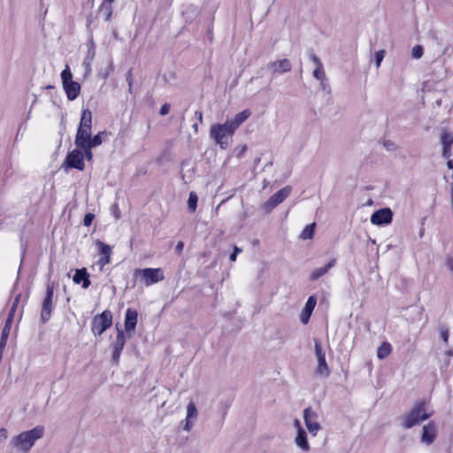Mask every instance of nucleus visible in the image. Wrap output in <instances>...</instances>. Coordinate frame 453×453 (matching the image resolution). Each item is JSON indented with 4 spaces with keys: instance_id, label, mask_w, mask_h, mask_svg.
<instances>
[{
    "instance_id": "29",
    "label": "nucleus",
    "mask_w": 453,
    "mask_h": 453,
    "mask_svg": "<svg viewBox=\"0 0 453 453\" xmlns=\"http://www.w3.org/2000/svg\"><path fill=\"white\" fill-rule=\"evenodd\" d=\"M313 77L321 82L325 81L326 80V75L324 71L323 65L316 66V68L313 71Z\"/></svg>"
},
{
    "instance_id": "3",
    "label": "nucleus",
    "mask_w": 453,
    "mask_h": 453,
    "mask_svg": "<svg viewBox=\"0 0 453 453\" xmlns=\"http://www.w3.org/2000/svg\"><path fill=\"white\" fill-rule=\"evenodd\" d=\"M235 131L226 121L223 124H213L210 127V136L220 149L226 150L230 144Z\"/></svg>"
},
{
    "instance_id": "23",
    "label": "nucleus",
    "mask_w": 453,
    "mask_h": 453,
    "mask_svg": "<svg viewBox=\"0 0 453 453\" xmlns=\"http://www.w3.org/2000/svg\"><path fill=\"white\" fill-rule=\"evenodd\" d=\"M336 264V259H331L325 266L314 269L310 274V280L314 281L326 274Z\"/></svg>"
},
{
    "instance_id": "17",
    "label": "nucleus",
    "mask_w": 453,
    "mask_h": 453,
    "mask_svg": "<svg viewBox=\"0 0 453 453\" xmlns=\"http://www.w3.org/2000/svg\"><path fill=\"white\" fill-rule=\"evenodd\" d=\"M436 426L434 422H429L422 428L421 442L426 445H431L436 438Z\"/></svg>"
},
{
    "instance_id": "32",
    "label": "nucleus",
    "mask_w": 453,
    "mask_h": 453,
    "mask_svg": "<svg viewBox=\"0 0 453 453\" xmlns=\"http://www.w3.org/2000/svg\"><path fill=\"white\" fill-rule=\"evenodd\" d=\"M103 134H104V132H100L97 134H96L95 136H93V137L91 136L88 145L92 148L101 145L103 142V138H102Z\"/></svg>"
},
{
    "instance_id": "43",
    "label": "nucleus",
    "mask_w": 453,
    "mask_h": 453,
    "mask_svg": "<svg viewBox=\"0 0 453 453\" xmlns=\"http://www.w3.org/2000/svg\"><path fill=\"white\" fill-rule=\"evenodd\" d=\"M10 331H11V327H9L8 326H4L3 328V331H2L1 338L8 339Z\"/></svg>"
},
{
    "instance_id": "28",
    "label": "nucleus",
    "mask_w": 453,
    "mask_h": 453,
    "mask_svg": "<svg viewBox=\"0 0 453 453\" xmlns=\"http://www.w3.org/2000/svg\"><path fill=\"white\" fill-rule=\"evenodd\" d=\"M315 223L308 225L304 227L300 234V238L303 240L311 239L314 234Z\"/></svg>"
},
{
    "instance_id": "7",
    "label": "nucleus",
    "mask_w": 453,
    "mask_h": 453,
    "mask_svg": "<svg viewBox=\"0 0 453 453\" xmlns=\"http://www.w3.org/2000/svg\"><path fill=\"white\" fill-rule=\"evenodd\" d=\"M291 187L286 186L273 194L268 201L264 203V209L266 211H272L278 204L281 203L291 193Z\"/></svg>"
},
{
    "instance_id": "34",
    "label": "nucleus",
    "mask_w": 453,
    "mask_h": 453,
    "mask_svg": "<svg viewBox=\"0 0 453 453\" xmlns=\"http://www.w3.org/2000/svg\"><path fill=\"white\" fill-rule=\"evenodd\" d=\"M411 56L415 59H418L423 56V48L420 45H416L411 50Z\"/></svg>"
},
{
    "instance_id": "48",
    "label": "nucleus",
    "mask_w": 453,
    "mask_h": 453,
    "mask_svg": "<svg viewBox=\"0 0 453 453\" xmlns=\"http://www.w3.org/2000/svg\"><path fill=\"white\" fill-rule=\"evenodd\" d=\"M183 248H184V243L182 242H179L176 245V251L180 254L183 250Z\"/></svg>"
},
{
    "instance_id": "15",
    "label": "nucleus",
    "mask_w": 453,
    "mask_h": 453,
    "mask_svg": "<svg viewBox=\"0 0 453 453\" xmlns=\"http://www.w3.org/2000/svg\"><path fill=\"white\" fill-rule=\"evenodd\" d=\"M197 416L198 411L195 403H188V404L187 405L186 418L183 421H181V424L183 425V429L185 431L189 432L193 428L195 422L197 419Z\"/></svg>"
},
{
    "instance_id": "8",
    "label": "nucleus",
    "mask_w": 453,
    "mask_h": 453,
    "mask_svg": "<svg viewBox=\"0 0 453 453\" xmlns=\"http://www.w3.org/2000/svg\"><path fill=\"white\" fill-rule=\"evenodd\" d=\"M53 294L54 286L49 283L46 288V295L42 305L41 319L42 320V322L48 321L50 318V313L53 306Z\"/></svg>"
},
{
    "instance_id": "6",
    "label": "nucleus",
    "mask_w": 453,
    "mask_h": 453,
    "mask_svg": "<svg viewBox=\"0 0 453 453\" xmlns=\"http://www.w3.org/2000/svg\"><path fill=\"white\" fill-rule=\"evenodd\" d=\"M112 324V315L108 310L94 317L92 321V332L95 335H101Z\"/></svg>"
},
{
    "instance_id": "55",
    "label": "nucleus",
    "mask_w": 453,
    "mask_h": 453,
    "mask_svg": "<svg viewBox=\"0 0 453 453\" xmlns=\"http://www.w3.org/2000/svg\"><path fill=\"white\" fill-rule=\"evenodd\" d=\"M449 267L450 269V271L453 273V262L451 260L449 261Z\"/></svg>"
},
{
    "instance_id": "14",
    "label": "nucleus",
    "mask_w": 453,
    "mask_h": 453,
    "mask_svg": "<svg viewBox=\"0 0 453 453\" xmlns=\"http://www.w3.org/2000/svg\"><path fill=\"white\" fill-rule=\"evenodd\" d=\"M292 65L289 59L282 58L275 61H271L267 64V69L273 74H281L288 73L291 70Z\"/></svg>"
},
{
    "instance_id": "16",
    "label": "nucleus",
    "mask_w": 453,
    "mask_h": 453,
    "mask_svg": "<svg viewBox=\"0 0 453 453\" xmlns=\"http://www.w3.org/2000/svg\"><path fill=\"white\" fill-rule=\"evenodd\" d=\"M96 245L97 246L99 253L102 256L97 261V264L100 265V270H103V268L111 262L112 250L110 245L101 241H97Z\"/></svg>"
},
{
    "instance_id": "44",
    "label": "nucleus",
    "mask_w": 453,
    "mask_h": 453,
    "mask_svg": "<svg viewBox=\"0 0 453 453\" xmlns=\"http://www.w3.org/2000/svg\"><path fill=\"white\" fill-rule=\"evenodd\" d=\"M19 299H20V294L17 295L14 301H13V303L10 309V311H16V309L18 307V304L19 303Z\"/></svg>"
},
{
    "instance_id": "27",
    "label": "nucleus",
    "mask_w": 453,
    "mask_h": 453,
    "mask_svg": "<svg viewBox=\"0 0 453 453\" xmlns=\"http://www.w3.org/2000/svg\"><path fill=\"white\" fill-rule=\"evenodd\" d=\"M114 0H104L101 5V11L104 14L105 20H110L112 15V4Z\"/></svg>"
},
{
    "instance_id": "52",
    "label": "nucleus",
    "mask_w": 453,
    "mask_h": 453,
    "mask_svg": "<svg viewBox=\"0 0 453 453\" xmlns=\"http://www.w3.org/2000/svg\"><path fill=\"white\" fill-rule=\"evenodd\" d=\"M447 166L449 169H451L453 171V161L450 159V157L448 159Z\"/></svg>"
},
{
    "instance_id": "37",
    "label": "nucleus",
    "mask_w": 453,
    "mask_h": 453,
    "mask_svg": "<svg viewBox=\"0 0 453 453\" xmlns=\"http://www.w3.org/2000/svg\"><path fill=\"white\" fill-rule=\"evenodd\" d=\"M95 215L92 213H87L83 219V224L86 226H89L94 219Z\"/></svg>"
},
{
    "instance_id": "54",
    "label": "nucleus",
    "mask_w": 453,
    "mask_h": 453,
    "mask_svg": "<svg viewBox=\"0 0 453 453\" xmlns=\"http://www.w3.org/2000/svg\"><path fill=\"white\" fill-rule=\"evenodd\" d=\"M240 252H242V250H241L240 248H238V247H236V246H235V247L234 248V252H233V253L237 255V254H238V253H240Z\"/></svg>"
},
{
    "instance_id": "41",
    "label": "nucleus",
    "mask_w": 453,
    "mask_h": 453,
    "mask_svg": "<svg viewBox=\"0 0 453 453\" xmlns=\"http://www.w3.org/2000/svg\"><path fill=\"white\" fill-rule=\"evenodd\" d=\"M169 111H170V104H167V103H165V104H164L161 106V108H160V111H159V112H160V114H161L162 116H165V115L168 114V113H169Z\"/></svg>"
},
{
    "instance_id": "11",
    "label": "nucleus",
    "mask_w": 453,
    "mask_h": 453,
    "mask_svg": "<svg viewBox=\"0 0 453 453\" xmlns=\"http://www.w3.org/2000/svg\"><path fill=\"white\" fill-rule=\"evenodd\" d=\"M126 343V336L122 330L118 329L116 339L111 343L112 349L111 361L114 365H118L119 357Z\"/></svg>"
},
{
    "instance_id": "50",
    "label": "nucleus",
    "mask_w": 453,
    "mask_h": 453,
    "mask_svg": "<svg viewBox=\"0 0 453 453\" xmlns=\"http://www.w3.org/2000/svg\"><path fill=\"white\" fill-rule=\"evenodd\" d=\"M195 116H196V118L199 120V122H201V123H202V121H203V112H202V111H196L195 112Z\"/></svg>"
},
{
    "instance_id": "13",
    "label": "nucleus",
    "mask_w": 453,
    "mask_h": 453,
    "mask_svg": "<svg viewBox=\"0 0 453 453\" xmlns=\"http://www.w3.org/2000/svg\"><path fill=\"white\" fill-rule=\"evenodd\" d=\"M318 415L311 408H307L303 411V418L305 426L309 432L316 435L318 431L321 428L319 423L317 421Z\"/></svg>"
},
{
    "instance_id": "25",
    "label": "nucleus",
    "mask_w": 453,
    "mask_h": 453,
    "mask_svg": "<svg viewBox=\"0 0 453 453\" xmlns=\"http://www.w3.org/2000/svg\"><path fill=\"white\" fill-rule=\"evenodd\" d=\"M392 352V346L389 342H382L377 349V357L379 359H384L388 357Z\"/></svg>"
},
{
    "instance_id": "22",
    "label": "nucleus",
    "mask_w": 453,
    "mask_h": 453,
    "mask_svg": "<svg viewBox=\"0 0 453 453\" xmlns=\"http://www.w3.org/2000/svg\"><path fill=\"white\" fill-rule=\"evenodd\" d=\"M251 115L250 110H243L242 111L237 113L234 118L231 120H226V122L231 126V127L236 131L238 127Z\"/></svg>"
},
{
    "instance_id": "2",
    "label": "nucleus",
    "mask_w": 453,
    "mask_h": 453,
    "mask_svg": "<svg viewBox=\"0 0 453 453\" xmlns=\"http://www.w3.org/2000/svg\"><path fill=\"white\" fill-rule=\"evenodd\" d=\"M44 434V427L37 426L31 430L25 431L14 436L12 439L11 444L17 451L27 453L35 441L41 439Z\"/></svg>"
},
{
    "instance_id": "36",
    "label": "nucleus",
    "mask_w": 453,
    "mask_h": 453,
    "mask_svg": "<svg viewBox=\"0 0 453 453\" xmlns=\"http://www.w3.org/2000/svg\"><path fill=\"white\" fill-rule=\"evenodd\" d=\"M449 330H448V328H446V327H441V328L440 329V336H441V339L445 343H447V342H448V341H449Z\"/></svg>"
},
{
    "instance_id": "5",
    "label": "nucleus",
    "mask_w": 453,
    "mask_h": 453,
    "mask_svg": "<svg viewBox=\"0 0 453 453\" xmlns=\"http://www.w3.org/2000/svg\"><path fill=\"white\" fill-rule=\"evenodd\" d=\"M61 168L67 172L71 168H75L80 171L84 170V155L82 151L78 148L69 152L61 165Z\"/></svg>"
},
{
    "instance_id": "51",
    "label": "nucleus",
    "mask_w": 453,
    "mask_h": 453,
    "mask_svg": "<svg viewBox=\"0 0 453 453\" xmlns=\"http://www.w3.org/2000/svg\"><path fill=\"white\" fill-rule=\"evenodd\" d=\"M294 426L296 428V431L298 432L299 429H303L302 426H301V422L298 420V419H296L295 422H294Z\"/></svg>"
},
{
    "instance_id": "30",
    "label": "nucleus",
    "mask_w": 453,
    "mask_h": 453,
    "mask_svg": "<svg viewBox=\"0 0 453 453\" xmlns=\"http://www.w3.org/2000/svg\"><path fill=\"white\" fill-rule=\"evenodd\" d=\"M197 201L198 197L195 192H190L188 200V209L192 211H195L197 206Z\"/></svg>"
},
{
    "instance_id": "33",
    "label": "nucleus",
    "mask_w": 453,
    "mask_h": 453,
    "mask_svg": "<svg viewBox=\"0 0 453 453\" xmlns=\"http://www.w3.org/2000/svg\"><path fill=\"white\" fill-rule=\"evenodd\" d=\"M86 273H87V271H86L85 268L77 269L75 273H74V275H73V281L76 284H80L82 281V280H83V278H84Z\"/></svg>"
},
{
    "instance_id": "45",
    "label": "nucleus",
    "mask_w": 453,
    "mask_h": 453,
    "mask_svg": "<svg viewBox=\"0 0 453 453\" xmlns=\"http://www.w3.org/2000/svg\"><path fill=\"white\" fill-rule=\"evenodd\" d=\"M8 437V431L5 428H0V441H4Z\"/></svg>"
},
{
    "instance_id": "18",
    "label": "nucleus",
    "mask_w": 453,
    "mask_h": 453,
    "mask_svg": "<svg viewBox=\"0 0 453 453\" xmlns=\"http://www.w3.org/2000/svg\"><path fill=\"white\" fill-rule=\"evenodd\" d=\"M317 304V298L314 296H309L304 308L300 314V320L303 325H306L311 316V313Z\"/></svg>"
},
{
    "instance_id": "57",
    "label": "nucleus",
    "mask_w": 453,
    "mask_h": 453,
    "mask_svg": "<svg viewBox=\"0 0 453 453\" xmlns=\"http://www.w3.org/2000/svg\"><path fill=\"white\" fill-rule=\"evenodd\" d=\"M436 104H437L438 105H440V104H441V101H437V102H436Z\"/></svg>"
},
{
    "instance_id": "20",
    "label": "nucleus",
    "mask_w": 453,
    "mask_h": 453,
    "mask_svg": "<svg viewBox=\"0 0 453 453\" xmlns=\"http://www.w3.org/2000/svg\"><path fill=\"white\" fill-rule=\"evenodd\" d=\"M138 313L135 310L132 308H128L126 311L125 316V330L127 333H132L134 331L136 324H137Z\"/></svg>"
},
{
    "instance_id": "35",
    "label": "nucleus",
    "mask_w": 453,
    "mask_h": 453,
    "mask_svg": "<svg viewBox=\"0 0 453 453\" xmlns=\"http://www.w3.org/2000/svg\"><path fill=\"white\" fill-rule=\"evenodd\" d=\"M79 149L82 150L84 151V152H82L84 155V158H87V160H88V161L92 160V158H93V153L91 150L92 147H90L88 145V147H81Z\"/></svg>"
},
{
    "instance_id": "40",
    "label": "nucleus",
    "mask_w": 453,
    "mask_h": 453,
    "mask_svg": "<svg viewBox=\"0 0 453 453\" xmlns=\"http://www.w3.org/2000/svg\"><path fill=\"white\" fill-rule=\"evenodd\" d=\"M310 59L314 63V65L316 66H319V65H322V63H321L320 59L319 58V57L316 54H314L313 52L310 53Z\"/></svg>"
},
{
    "instance_id": "38",
    "label": "nucleus",
    "mask_w": 453,
    "mask_h": 453,
    "mask_svg": "<svg viewBox=\"0 0 453 453\" xmlns=\"http://www.w3.org/2000/svg\"><path fill=\"white\" fill-rule=\"evenodd\" d=\"M385 57V51L384 50H379L376 53L375 58H376V66L379 67L380 65L381 61L383 60Z\"/></svg>"
},
{
    "instance_id": "46",
    "label": "nucleus",
    "mask_w": 453,
    "mask_h": 453,
    "mask_svg": "<svg viewBox=\"0 0 453 453\" xmlns=\"http://www.w3.org/2000/svg\"><path fill=\"white\" fill-rule=\"evenodd\" d=\"M88 277H89V276H88V273H87L85 274V276H84V278H83L82 281H81V282H82V288H88V287H89V285H90V280H89Z\"/></svg>"
},
{
    "instance_id": "26",
    "label": "nucleus",
    "mask_w": 453,
    "mask_h": 453,
    "mask_svg": "<svg viewBox=\"0 0 453 453\" xmlns=\"http://www.w3.org/2000/svg\"><path fill=\"white\" fill-rule=\"evenodd\" d=\"M92 112L86 109L82 111L79 127L91 129Z\"/></svg>"
},
{
    "instance_id": "10",
    "label": "nucleus",
    "mask_w": 453,
    "mask_h": 453,
    "mask_svg": "<svg viewBox=\"0 0 453 453\" xmlns=\"http://www.w3.org/2000/svg\"><path fill=\"white\" fill-rule=\"evenodd\" d=\"M315 353L318 360L316 373L321 377L326 378L330 374V370L326 362V354L323 351L319 342H315Z\"/></svg>"
},
{
    "instance_id": "9",
    "label": "nucleus",
    "mask_w": 453,
    "mask_h": 453,
    "mask_svg": "<svg viewBox=\"0 0 453 453\" xmlns=\"http://www.w3.org/2000/svg\"><path fill=\"white\" fill-rule=\"evenodd\" d=\"M440 143L441 145V156L449 159L452 156L453 132L447 128H441L440 134Z\"/></svg>"
},
{
    "instance_id": "39",
    "label": "nucleus",
    "mask_w": 453,
    "mask_h": 453,
    "mask_svg": "<svg viewBox=\"0 0 453 453\" xmlns=\"http://www.w3.org/2000/svg\"><path fill=\"white\" fill-rule=\"evenodd\" d=\"M14 314H15V311H9V315H8V318L5 321V324L4 326H8L9 327H12V322H13V319H14Z\"/></svg>"
},
{
    "instance_id": "31",
    "label": "nucleus",
    "mask_w": 453,
    "mask_h": 453,
    "mask_svg": "<svg viewBox=\"0 0 453 453\" xmlns=\"http://www.w3.org/2000/svg\"><path fill=\"white\" fill-rule=\"evenodd\" d=\"M61 80L62 84L69 82V81H73V73L68 65H65V69L62 71Z\"/></svg>"
},
{
    "instance_id": "1",
    "label": "nucleus",
    "mask_w": 453,
    "mask_h": 453,
    "mask_svg": "<svg viewBox=\"0 0 453 453\" xmlns=\"http://www.w3.org/2000/svg\"><path fill=\"white\" fill-rule=\"evenodd\" d=\"M433 414L434 411L425 401L418 402L403 416L402 426L405 429H410L426 420Z\"/></svg>"
},
{
    "instance_id": "47",
    "label": "nucleus",
    "mask_w": 453,
    "mask_h": 453,
    "mask_svg": "<svg viewBox=\"0 0 453 453\" xmlns=\"http://www.w3.org/2000/svg\"><path fill=\"white\" fill-rule=\"evenodd\" d=\"M238 150V152H237V157H241L244 155V153L247 151V146L246 145H242V147H240Z\"/></svg>"
},
{
    "instance_id": "56",
    "label": "nucleus",
    "mask_w": 453,
    "mask_h": 453,
    "mask_svg": "<svg viewBox=\"0 0 453 453\" xmlns=\"http://www.w3.org/2000/svg\"><path fill=\"white\" fill-rule=\"evenodd\" d=\"M193 128H194L195 130H197V125H196V124L193 125Z\"/></svg>"
},
{
    "instance_id": "53",
    "label": "nucleus",
    "mask_w": 453,
    "mask_h": 453,
    "mask_svg": "<svg viewBox=\"0 0 453 453\" xmlns=\"http://www.w3.org/2000/svg\"><path fill=\"white\" fill-rule=\"evenodd\" d=\"M236 254L232 253L229 257L231 262H234L236 260Z\"/></svg>"
},
{
    "instance_id": "4",
    "label": "nucleus",
    "mask_w": 453,
    "mask_h": 453,
    "mask_svg": "<svg viewBox=\"0 0 453 453\" xmlns=\"http://www.w3.org/2000/svg\"><path fill=\"white\" fill-rule=\"evenodd\" d=\"M134 276L139 277L141 281L146 286L156 284L165 279L164 272L161 268L136 269Z\"/></svg>"
},
{
    "instance_id": "49",
    "label": "nucleus",
    "mask_w": 453,
    "mask_h": 453,
    "mask_svg": "<svg viewBox=\"0 0 453 453\" xmlns=\"http://www.w3.org/2000/svg\"><path fill=\"white\" fill-rule=\"evenodd\" d=\"M7 339L1 338L0 339V350L4 351V349L6 346Z\"/></svg>"
},
{
    "instance_id": "21",
    "label": "nucleus",
    "mask_w": 453,
    "mask_h": 453,
    "mask_svg": "<svg viewBox=\"0 0 453 453\" xmlns=\"http://www.w3.org/2000/svg\"><path fill=\"white\" fill-rule=\"evenodd\" d=\"M63 88L66 93L67 98L71 101L76 99L80 95L81 86L76 81H69V82L64 83Z\"/></svg>"
},
{
    "instance_id": "24",
    "label": "nucleus",
    "mask_w": 453,
    "mask_h": 453,
    "mask_svg": "<svg viewBox=\"0 0 453 453\" xmlns=\"http://www.w3.org/2000/svg\"><path fill=\"white\" fill-rule=\"evenodd\" d=\"M296 445L300 448L303 451H309L311 447L307 441L306 433L303 429H299L296 437L295 439Z\"/></svg>"
},
{
    "instance_id": "12",
    "label": "nucleus",
    "mask_w": 453,
    "mask_h": 453,
    "mask_svg": "<svg viewBox=\"0 0 453 453\" xmlns=\"http://www.w3.org/2000/svg\"><path fill=\"white\" fill-rule=\"evenodd\" d=\"M393 219V212L389 208H382L372 213L371 223L376 226L388 225Z\"/></svg>"
},
{
    "instance_id": "42",
    "label": "nucleus",
    "mask_w": 453,
    "mask_h": 453,
    "mask_svg": "<svg viewBox=\"0 0 453 453\" xmlns=\"http://www.w3.org/2000/svg\"><path fill=\"white\" fill-rule=\"evenodd\" d=\"M127 81L128 83V91L132 93V85H133V74L131 71H129L127 74Z\"/></svg>"
},
{
    "instance_id": "19",
    "label": "nucleus",
    "mask_w": 453,
    "mask_h": 453,
    "mask_svg": "<svg viewBox=\"0 0 453 453\" xmlns=\"http://www.w3.org/2000/svg\"><path fill=\"white\" fill-rule=\"evenodd\" d=\"M91 137V129L79 127L74 140V144L77 148L88 147V142Z\"/></svg>"
}]
</instances>
